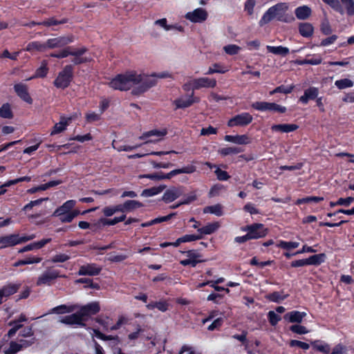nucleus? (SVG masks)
<instances>
[{
    "instance_id": "57",
    "label": "nucleus",
    "mask_w": 354,
    "mask_h": 354,
    "mask_svg": "<svg viewBox=\"0 0 354 354\" xmlns=\"http://www.w3.org/2000/svg\"><path fill=\"white\" fill-rule=\"evenodd\" d=\"M66 21H67V20L66 19L58 21L53 17V18L46 19L44 21L39 22L37 24L43 25L45 26H56V25H59V24H65V23H66Z\"/></svg>"
},
{
    "instance_id": "34",
    "label": "nucleus",
    "mask_w": 354,
    "mask_h": 354,
    "mask_svg": "<svg viewBox=\"0 0 354 354\" xmlns=\"http://www.w3.org/2000/svg\"><path fill=\"white\" fill-rule=\"evenodd\" d=\"M82 52L83 50H73V48L68 47L63 49L59 53H51L50 57L56 58H64L68 57L70 55H78Z\"/></svg>"
},
{
    "instance_id": "12",
    "label": "nucleus",
    "mask_w": 354,
    "mask_h": 354,
    "mask_svg": "<svg viewBox=\"0 0 354 354\" xmlns=\"http://www.w3.org/2000/svg\"><path fill=\"white\" fill-rule=\"evenodd\" d=\"M77 117L76 113L73 114L68 117L62 115L59 122L56 123L53 127V129L50 132L51 136L60 133L66 129V127L75 118Z\"/></svg>"
},
{
    "instance_id": "29",
    "label": "nucleus",
    "mask_w": 354,
    "mask_h": 354,
    "mask_svg": "<svg viewBox=\"0 0 354 354\" xmlns=\"http://www.w3.org/2000/svg\"><path fill=\"white\" fill-rule=\"evenodd\" d=\"M295 14L298 19L306 20L311 15L312 10L308 6H301L295 8Z\"/></svg>"
},
{
    "instance_id": "18",
    "label": "nucleus",
    "mask_w": 354,
    "mask_h": 354,
    "mask_svg": "<svg viewBox=\"0 0 354 354\" xmlns=\"http://www.w3.org/2000/svg\"><path fill=\"white\" fill-rule=\"evenodd\" d=\"M101 271V268L95 263H90L82 266L78 271L80 276H95L97 275Z\"/></svg>"
},
{
    "instance_id": "49",
    "label": "nucleus",
    "mask_w": 354,
    "mask_h": 354,
    "mask_svg": "<svg viewBox=\"0 0 354 354\" xmlns=\"http://www.w3.org/2000/svg\"><path fill=\"white\" fill-rule=\"evenodd\" d=\"M299 245V242H296V241H278V243H277V246L278 248H282V249H284V250H291V249H294V248H298Z\"/></svg>"
},
{
    "instance_id": "40",
    "label": "nucleus",
    "mask_w": 354,
    "mask_h": 354,
    "mask_svg": "<svg viewBox=\"0 0 354 354\" xmlns=\"http://www.w3.org/2000/svg\"><path fill=\"white\" fill-rule=\"evenodd\" d=\"M203 212L204 213H209L217 216H221L223 215V207L220 204H216L214 205L205 207Z\"/></svg>"
},
{
    "instance_id": "9",
    "label": "nucleus",
    "mask_w": 354,
    "mask_h": 354,
    "mask_svg": "<svg viewBox=\"0 0 354 354\" xmlns=\"http://www.w3.org/2000/svg\"><path fill=\"white\" fill-rule=\"evenodd\" d=\"M253 120L252 115L247 112L241 113L232 118L227 122V126L234 127L236 126H246L252 122Z\"/></svg>"
},
{
    "instance_id": "55",
    "label": "nucleus",
    "mask_w": 354,
    "mask_h": 354,
    "mask_svg": "<svg viewBox=\"0 0 354 354\" xmlns=\"http://www.w3.org/2000/svg\"><path fill=\"white\" fill-rule=\"evenodd\" d=\"M324 200L323 197H318V196H308L302 198H299L296 204L300 205L303 203H319L320 201H322Z\"/></svg>"
},
{
    "instance_id": "26",
    "label": "nucleus",
    "mask_w": 354,
    "mask_h": 354,
    "mask_svg": "<svg viewBox=\"0 0 354 354\" xmlns=\"http://www.w3.org/2000/svg\"><path fill=\"white\" fill-rule=\"evenodd\" d=\"M226 142H232L236 145H247L250 142V138L247 135H226L224 137Z\"/></svg>"
},
{
    "instance_id": "32",
    "label": "nucleus",
    "mask_w": 354,
    "mask_h": 354,
    "mask_svg": "<svg viewBox=\"0 0 354 354\" xmlns=\"http://www.w3.org/2000/svg\"><path fill=\"white\" fill-rule=\"evenodd\" d=\"M311 345L314 349L324 354H328L330 351V346L322 340L312 341Z\"/></svg>"
},
{
    "instance_id": "61",
    "label": "nucleus",
    "mask_w": 354,
    "mask_h": 354,
    "mask_svg": "<svg viewBox=\"0 0 354 354\" xmlns=\"http://www.w3.org/2000/svg\"><path fill=\"white\" fill-rule=\"evenodd\" d=\"M47 200H48V198H39V199H37V200H35V201H32L30 203H28V204H26L23 207L22 209L24 212H28V211L32 209L35 206L39 205L41 204V203L43 201H47Z\"/></svg>"
},
{
    "instance_id": "8",
    "label": "nucleus",
    "mask_w": 354,
    "mask_h": 354,
    "mask_svg": "<svg viewBox=\"0 0 354 354\" xmlns=\"http://www.w3.org/2000/svg\"><path fill=\"white\" fill-rule=\"evenodd\" d=\"M208 13L204 8H198L193 11L188 12L185 14V18L192 23L201 24L206 21Z\"/></svg>"
},
{
    "instance_id": "13",
    "label": "nucleus",
    "mask_w": 354,
    "mask_h": 354,
    "mask_svg": "<svg viewBox=\"0 0 354 354\" xmlns=\"http://www.w3.org/2000/svg\"><path fill=\"white\" fill-rule=\"evenodd\" d=\"M248 232V236L251 239H256L263 237L266 235L267 231L263 224L256 223L248 226L245 229Z\"/></svg>"
},
{
    "instance_id": "17",
    "label": "nucleus",
    "mask_w": 354,
    "mask_h": 354,
    "mask_svg": "<svg viewBox=\"0 0 354 354\" xmlns=\"http://www.w3.org/2000/svg\"><path fill=\"white\" fill-rule=\"evenodd\" d=\"M21 286L20 283H8L0 288V304L3 299H6L8 297L14 295L17 292Z\"/></svg>"
},
{
    "instance_id": "3",
    "label": "nucleus",
    "mask_w": 354,
    "mask_h": 354,
    "mask_svg": "<svg viewBox=\"0 0 354 354\" xmlns=\"http://www.w3.org/2000/svg\"><path fill=\"white\" fill-rule=\"evenodd\" d=\"M138 77L134 71L127 72L124 74L118 75L112 79L109 85L115 90L127 91L136 87V80Z\"/></svg>"
},
{
    "instance_id": "53",
    "label": "nucleus",
    "mask_w": 354,
    "mask_h": 354,
    "mask_svg": "<svg viewBox=\"0 0 354 354\" xmlns=\"http://www.w3.org/2000/svg\"><path fill=\"white\" fill-rule=\"evenodd\" d=\"M79 211L73 210V212L59 216L57 217L62 223H71L79 214Z\"/></svg>"
},
{
    "instance_id": "27",
    "label": "nucleus",
    "mask_w": 354,
    "mask_h": 354,
    "mask_svg": "<svg viewBox=\"0 0 354 354\" xmlns=\"http://www.w3.org/2000/svg\"><path fill=\"white\" fill-rule=\"evenodd\" d=\"M50 241H51V239H50V238L41 239L39 241H36V242L32 243L30 244H28V245L24 246V248H22L21 249H20L19 250V252L22 253V252H28V251H30V250H33L40 249V248H43L46 244L50 243Z\"/></svg>"
},
{
    "instance_id": "46",
    "label": "nucleus",
    "mask_w": 354,
    "mask_h": 354,
    "mask_svg": "<svg viewBox=\"0 0 354 354\" xmlns=\"http://www.w3.org/2000/svg\"><path fill=\"white\" fill-rule=\"evenodd\" d=\"M46 49L45 43H41L39 41H32L29 43L26 50L29 52H32L33 50L37 51H44Z\"/></svg>"
},
{
    "instance_id": "36",
    "label": "nucleus",
    "mask_w": 354,
    "mask_h": 354,
    "mask_svg": "<svg viewBox=\"0 0 354 354\" xmlns=\"http://www.w3.org/2000/svg\"><path fill=\"white\" fill-rule=\"evenodd\" d=\"M140 178H146L151 179L152 180H169L171 179V175H170V171L167 174H163L162 172L160 173H154V174H144V175H140Z\"/></svg>"
},
{
    "instance_id": "10",
    "label": "nucleus",
    "mask_w": 354,
    "mask_h": 354,
    "mask_svg": "<svg viewBox=\"0 0 354 354\" xmlns=\"http://www.w3.org/2000/svg\"><path fill=\"white\" fill-rule=\"evenodd\" d=\"M74 37L72 35L62 36L55 38L48 39L46 42V48H55L63 47L73 41Z\"/></svg>"
},
{
    "instance_id": "48",
    "label": "nucleus",
    "mask_w": 354,
    "mask_h": 354,
    "mask_svg": "<svg viewBox=\"0 0 354 354\" xmlns=\"http://www.w3.org/2000/svg\"><path fill=\"white\" fill-rule=\"evenodd\" d=\"M228 71L227 68L223 67L220 64L215 63L210 66L207 71L205 73V75H212L214 73H225Z\"/></svg>"
},
{
    "instance_id": "44",
    "label": "nucleus",
    "mask_w": 354,
    "mask_h": 354,
    "mask_svg": "<svg viewBox=\"0 0 354 354\" xmlns=\"http://www.w3.org/2000/svg\"><path fill=\"white\" fill-rule=\"evenodd\" d=\"M243 151V149L241 147H228L220 149L218 150V153L223 156H226L228 155L238 154L242 152Z\"/></svg>"
},
{
    "instance_id": "45",
    "label": "nucleus",
    "mask_w": 354,
    "mask_h": 354,
    "mask_svg": "<svg viewBox=\"0 0 354 354\" xmlns=\"http://www.w3.org/2000/svg\"><path fill=\"white\" fill-rule=\"evenodd\" d=\"M123 212H131L133 209H136L137 208H139L142 207V204L136 201H127L123 204H122Z\"/></svg>"
},
{
    "instance_id": "24",
    "label": "nucleus",
    "mask_w": 354,
    "mask_h": 354,
    "mask_svg": "<svg viewBox=\"0 0 354 354\" xmlns=\"http://www.w3.org/2000/svg\"><path fill=\"white\" fill-rule=\"evenodd\" d=\"M319 94L318 88L316 87H310L304 91V93L299 97V102L306 104L309 100L317 98Z\"/></svg>"
},
{
    "instance_id": "6",
    "label": "nucleus",
    "mask_w": 354,
    "mask_h": 354,
    "mask_svg": "<svg viewBox=\"0 0 354 354\" xmlns=\"http://www.w3.org/2000/svg\"><path fill=\"white\" fill-rule=\"evenodd\" d=\"M77 310H78L77 312L84 322L87 320L90 316L97 313L100 310V307L98 302L93 301L81 307L78 306Z\"/></svg>"
},
{
    "instance_id": "60",
    "label": "nucleus",
    "mask_w": 354,
    "mask_h": 354,
    "mask_svg": "<svg viewBox=\"0 0 354 354\" xmlns=\"http://www.w3.org/2000/svg\"><path fill=\"white\" fill-rule=\"evenodd\" d=\"M224 51L230 55H234L239 53L241 48L235 44H229L223 47Z\"/></svg>"
},
{
    "instance_id": "20",
    "label": "nucleus",
    "mask_w": 354,
    "mask_h": 354,
    "mask_svg": "<svg viewBox=\"0 0 354 354\" xmlns=\"http://www.w3.org/2000/svg\"><path fill=\"white\" fill-rule=\"evenodd\" d=\"M75 201L68 200L66 201L62 205L57 208L55 211L53 212V216L57 217L73 212V209L75 206Z\"/></svg>"
},
{
    "instance_id": "51",
    "label": "nucleus",
    "mask_w": 354,
    "mask_h": 354,
    "mask_svg": "<svg viewBox=\"0 0 354 354\" xmlns=\"http://www.w3.org/2000/svg\"><path fill=\"white\" fill-rule=\"evenodd\" d=\"M335 85L339 89L342 90V89H345V88H351V87L353 86L354 83L352 80L347 79V78H344V79L336 80L335 82Z\"/></svg>"
},
{
    "instance_id": "64",
    "label": "nucleus",
    "mask_w": 354,
    "mask_h": 354,
    "mask_svg": "<svg viewBox=\"0 0 354 354\" xmlns=\"http://www.w3.org/2000/svg\"><path fill=\"white\" fill-rule=\"evenodd\" d=\"M347 347L342 344L335 345L331 352V354H347Z\"/></svg>"
},
{
    "instance_id": "41",
    "label": "nucleus",
    "mask_w": 354,
    "mask_h": 354,
    "mask_svg": "<svg viewBox=\"0 0 354 354\" xmlns=\"http://www.w3.org/2000/svg\"><path fill=\"white\" fill-rule=\"evenodd\" d=\"M267 50L269 53H271L274 55H280L282 56H285L288 54L289 49L287 47H284L282 46H267Z\"/></svg>"
},
{
    "instance_id": "22",
    "label": "nucleus",
    "mask_w": 354,
    "mask_h": 354,
    "mask_svg": "<svg viewBox=\"0 0 354 354\" xmlns=\"http://www.w3.org/2000/svg\"><path fill=\"white\" fill-rule=\"evenodd\" d=\"M306 316L305 312H300L298 310H292L287 313L284 316L283 319L290 323L299 324L302 322L304 318Z\"/></svg>"
},
{
    "instance_id": "43",
    "label": "nucleus",
    "mask_w": 354,
    "mask_h": 354,
    "mask_svg": "<svg viewBox=\"0 0 354 354\" xmlns=\"http://www.w3.org/2000/svg\"><path fill=\"white\" fill-rule=\"evenodd\" d=\"M196 167L194 166V165H187V166H185V167H183L182 168H180V169H174V170H171L170 171V175H171V177H174L178 174H192L194 173V171H196Z\"/></svg>"
},
{
    "instance_id": "2",
    "label": "nucleus",
    "mask_w": 354,
    "mask_h": 354,
    "mask_svg": "<svg viewBox=\"0 0 354 354\" xmlns=\"http://www.w3.org/2000/svg\"><path fill=\"white\" fill-rule=\"evenodd\" d=\"M288 10V5L287 3H278L269 8L261 18L259 26H263L273 19L285 23L289 22L290 21L286 16V12Z\"/></svg>"
},
{
    "instance_id": "50",
    "label": "nucleus",
    "mask_w": 354,
    "mask_h": 354,
    "mask_svg": "<svg viewBox=\"0 0 354 354\" xmlns=\"http://www.w3.org/2000/svg\"><path fill=\"white\" fill-rule=\"evenodd\" d=\"M348 16L354 15V0H340Z\"/></svg>"
},
{
    "instance_id": "54",
    "label": "nucleus",
    "mask_w": 354,
    "mask_h": 354,
    "mask_svg": "<svg viewBox=\"0 0 354 354\" xmlns=\"http://www.w3.org/2000/svg\"><path fill=\"white\" fill-rule=\"evenodd\" d=\"M288 297L287 295H283L279 292H274L267 296V298L275 303H280L283 300H284Z\"/></svg>"
},
{
    "instance_id": "47",
    "label": "nucleus",
    "mask_w": 354,
    "mask_h": 354,
    "mask_svg": "<svg viewBox=\"0 0 354 354\" xmlns=\"http://www.w3.org/2000/svg\"><path fill=\"white\" fill-rule=\"evenodd\" d=\"M322 1L339 14H344L343 7L339 0H322Z\"/></svg>"
},
{
    "instance_id": "58",
    "label": "nucleus",
    "mask_w": 354,
    "mask_h": 354,
    "mask_svg": "<svg viewBox=\"0 0 354 354\" xmlns=\"http://www.w3.org/2000/svg\"><path fill=\"white\" fill-rule=\"evenodd\" d=\"M0 117L3 118H11L12 113L8 104H4L0 108Z\"/></svg>"
},
{
    "instance_id": "63",
    "label": "nucleus",
    "mask_w": 354,
    "mask_h": 354,
    "mask_svg": "<svg viewBox=\"0 0 354 354\" xmlns=\"http://www.w3.org/2000/svg\"><path fill=\"white\" fill-rule=\"evenodd\" d=\"M161 192V189L158 187H152L150 189H144L141 194V196L145 197H151L158 194Z\"/></svg>"
},
{
    "instance_id": "19",
    "label": "nucleus",
    "mask_w": 354,
    "mask_h": 354,
    "mask_svg": "<svg viewBox=\"0 0 354 354\" xmlns=\"http://www.w3.org/2000/svg\"><path fill=\"white\" fill-rule=\"evenodd\" d=\"M14 89L17 95L28 104L32 102V100L28 92V87L24 83H18L14 86Z\"/></svg>"
},
{
    "instance_id": "38",
    "label": "nucleus",
    "mask_w": 354,
    "mask_h": 354,
    "mask_svg": "<svg viewBox=\"0 0 354 354\" xmlns=\"http://www.w3.org/2000/svg\"><path fill=\"white\" fill-rule=\"evenodd\" d=\"M326 260V254L324 253H321L318 254H314L310 256L309 258L306 259L307 266L308 265H313V266H319L324 263Z\"/></svg>"
},
{
    "instance_id": "59",
    "label": "nucleus",
    "mask_w": 354,
    "mask_h": 354,
    "mask_svg": "<svg viewBox=\"0 0 354 354\" xmlns=\"http://www.w3.org/2000/svg\"><path fill=\"white\" fill-rule=\"evenodd\" d=\"M71 257L66 254H57L52 257L49 261L52 263H64L70 259Z\"/></svg>"
},
{
    "instance_id": "11",
    "label": "nucleus",
    "mask_w": 354,
    "mask_h": 354,
    "mask_svg": "<svg viewBox=\"0 0 354 354\" xmlns=\"http://www.w3.org/2000/svg\"><path fill=\"white\" fill-rule=\"evenodd\" d=\"M167 131L165 129L161 130L153 129L144 133L139 137L140 140H146V143L148 142H157L162 140V138L166 136Z\"/></svg>"
},
{
    "instance_id": "21",
    "label": "nucleus",
    "mask_w": 354,
    "mask_h": 354,
    "mask_svg": "<svg viewBox=\"0 0 354 354\" xmlns=\"http://www.w3.org/2000/svg\"><path fill=\"white\" fill-rule=\"evenodd\" d=\"M30 344V342L24 339H21L19 342H11L10 343L9 347L7 349H3V352L5 354H15L23 347H27Z\"/></svg>"
},
{
    "instance_id": "23",
    "label": "nucleus",
    "mask_w": 354,
    "mask_h": 354,
    "mask_svg": "<svg viewBox=\"0 0 354 354\" xmlns=\"http://www.w3.org/2000/svg\"><path fill=\"white\" fill-rule=\"evenodd\" d=\"M125 218H126V216L124 214H123L119 217H115L112 219L101 218L94 224V225L97 228H100V227L106 226V225H114L120 222L124 221Z\"/></svg>"
},
{
    "instance_id": "30",
    "label": "nucleus",
    "mask_w": 354,
    "mask_h": 354,
    "mask_svg": "<svg viewBox=\"0 0 354 354\" xmlns=\"http://www.w3.org/2000/svg\"><path fill=\"white\" fill-rule=\"evenodd\" d=\"M78 308L77 305H60L53 308L48 314L55 313V314H64L72 313ZM47 315V313L46 314Z\"/></svg>"
},
{
    "instance_id": "28",
    "label": "nucleus",
    "mask_w": 354,
    "mask_h": 354,
    "mask_svg": "<svg viewBox=\"0 0 354 354\" xmlns=\"http://www.w3.org/2000/svg\"><path fill=\"white\" fill-rule=\"evenodd\" d=\"M299 126L295 124H274L271 127V129L274 132L290 133L297 130Z\"/></svg>"
},
{
    "instance_id": "37",
    "label": "nucleus",
    "mask_w": 354,
    "mask_h": 354,
    "mask_svg": "<svg viewBox=\"0 0 354 354\" xmlns=\"http://www.w3.org/2000/svg\"><path fill=\"white\" fill-rule=\"evenodd\" d=\"M148 310H153L154 308L158 309V310L164 313L168 310L169 304L166 301H152L147 304L146 306Z\"/></svg>"
},
{
    "instance_id": "35",
    "label": "nucleus",
    "mask_w": 354,
    "mask_h": 354,
    "mask_svg": "<svg viewBox=\"0 0 354 354\" xmlns=\"http://www.w3.org/2000/svg\"><path fill=\"white\" fill-rule=\"evenodd\" d=\"M299 32L304 37H310L313 35L314 28L310 23H301L299 25Z\"/></svg>"
},
{
    "instance_id": "14",
    "label": "nucleus",
    "mask_w": 354,
    "mask_h": 354,
    "mask_svg": "<svg viewBox=\"0 0 354 354\" xmlns=\"http://www.w3.org/2000/svg\"><path fill=\"white\" fill-rule=\"evenodd\" d=\"M199 99L194 97V92L188 95H183L175 100L174 103L176 109H185L192 106L195 102H198Z\"/></svg>"
},
{
    "instance_id": "25",
    "label": "nucleus",
    "mask_w": 354,
    "mask_h": 354,
    "mask_svg": "<svg viewBox=\"0 0 354 354\" xmlns=\"http://www.w3.org/2000/svg\"><path fill=\"white\" fill-rule=\"evenodd\" d=\"M59 322L69 325H84L82 319L80 317L77 311L73 314L62 317Z\"/></svg>"
},
{
    "instance_id": "16",
    "label": "nucleus",
    "mask_w": 354,
    "mask_h": 354,
    "mask_svg": "<svg viewBox=\"0 0 354 354\" xmlns=\"http://www.w3.org/2000/svg\"><path fill=\"white\" fill-rule=\"evenodd\" d=\"M216 80L214 78L201 77L194 79V89H201L203 88H214L216 86Z\"/></svg>"
},
{
    "instance_id": "31",
    "label": "nucleus",
    "mask_w": 354,
    "mask_h": 354,
    "mask_svg": "<svg viewBox=\"0 0 354 354\" xmlns=\"http://www.w3.org/2000/svg\"><path fill=\"white\" fill-rule=\"evenodd\" d=\"M220 227L218 222H213L207 223L205 226L198 229L199 235H209L215 232Z\"/></svg>"
},
{
    "instance_id": "62",
    "label": "nucleus",
    "mask_w": 354,
    "mask_h": 354,
    "mask_svg": "<svg viewBox=\"0 0 354 354\" xmlns=\"http://www.w3.org/2000/svg\"><path fill=\"white\" fill-rule=\"evenodd\" d=\"M268 319L270 324L274 326L281 320V317L278 315L274 311L270 310L268 313Z\"/></svg>"
},
{
    "instance_id": "15",
    "label": "nucleus",
    "mask_w": 354,
    "mask_h": 354,
    "mask_svg": "<svg viewBox=\"0 0 354 354\" xmlns=\"http://www.w3.org/2000/svg\"><path fill=\"white\" fill-rule=\"evenodd\" d=\"M183 194V188L182 187H172L167 189L163 196L162 201L167 203H171Z\"/></svg>"
},
{
    "instance_id": "7",
    "label": "nucleus",
    "mask_w": 354,
    "mask_h": 354,
    "mask_svg": "<svg viewBox=\"0 0 354 354\" xmlns=\"http://www.w3.org/2000/svg\"><path fill=\"white\" fill-rule=\"evenodd\" d=\"M252 108L260 111H273L277 113H285L286 108L283 106L274 102H256L252 104Z\"/></svg>"
},
{
    "instance_id": "5",
    "label": "nucleus",
    "mask_w": 354,
    "mask_h": 354,
    "mask_svg": "<svg viewBox=\"0 0 354 354\" xmlns=\"http://www.w3.org/2000/svg\"><path fill=\"white\" fill-rule=\"evenodd\" d=\"M73 76V68L71 66H66L64 68L59 72L54 82V85L57 88H65L68 86Z\"/></svg>"
},
{
    "instance_id": "4",
    "label": "nucleus",
    "mask_w": 354,
    "mask_h": 354,
    "mask_svg": "<svg viewBox=\"0 0 354 354\" xmlns=\"http://www.w3.org/2000/svg\"><path fill=\"white\" fill-rule=\"evenodd\" d=\"M58 277H61L59 271L53 268H48L38 277L36 285L37 286H50Z\"/></svg>"
},
{
    "instance_id": "56",
    "label": "nucleus",
    "mask_w": 354,
    "mask_h": 354,
    "mask_svg": "<svg viewBox=\"0 0 354 354\" xmlns=\"http://www.w3.org/2000/svg\"><path fill=\"white\" fill-rule=\"evenodd\" d=\"M291 332L298 335H305L309 333V330L304 326L300 324H294L290 327Z\"/></svg>"
},
{
    "instance_id": "1",
    "label": "nucleus",
    "mask_w": 354,
    "mask_h": 354,
    "mask_svg": "<svg viewBox=\"0 0 354 354\" xmlns=\"http://www.w3.org/2000/svg\"><path fill=\"white\" fill-rule=\"evenodd\" d=\"M137 76L138 77L136 80V87L132 91L134 95L146 92L157 84L158 79L171 77V75L168 71L153 73L149 75L137 73Z\"/></svg>"
},
{
    "instance_id": "52",
    "label": "nucleus",
    "mask_w": 354,
    "mask_h": 354,
    "mask_svg": "<svg viewBox=\"0 0 354 354\" xmlns=\"http://www.w3.org/2000/svg\"><path fill=\"white\" fill-rule=\"evenodd\" d=\"M48 73L47 63L46 62H43L41 66L38 68L35 72L34 76L30 77L28 80H32L35 77H44Z\"/></svg>"
},
{
    "instance_id": "42",
    "label": "nucleus",
    "mask_w": 354,
    "mask_h": 354,
    "mask_svg": "<svg viewBox=\"0 0 354 354\" xmlns=\"http://www.w3.org/2000/svg\"><path fill=\"white\" fill-rule=\"evenodd\" d=\"M0 243H3L8 245H15L20 243V239L19 234H11L7 236L2 237L0 239Z\"/></svg>"
},
{
    "instance_id": "39",
    "label": "nucleus",
    "mask_w": 354,
    "mask_h": 354,
    "mask_svg": "<svg viewBox=\"0 0 354 354\" xmlns=\"http://www.w3.org/2000/svg\"><path fill=\"white\" fill-rule=\"evenodd\" d=\"M102 212L106 217L111 216L117 212L124 213L122 204L113 206H106L102 209Z\"/></svg>"
},
{
    "instance_id": "33",
    "label": "nucleus",
    "mask_w": 354,
    "mask_h": 354,
    "mask_svg": "<svg viewBox=\"0 0 354 354\" xmlns=\"http://www.w3.org/2000/svg\"><path fill=\"white\" fill-rule=\"evenodd\" d=\"M26 321V317L24 315H21L19 319L10 322L9 325L12 326L11 329L8 331V335L9 337H12L16 332L21 327V323Z\"/></svg>"
}]
</instances>
